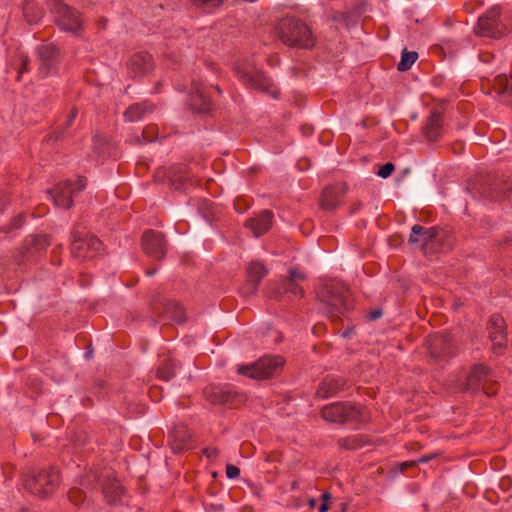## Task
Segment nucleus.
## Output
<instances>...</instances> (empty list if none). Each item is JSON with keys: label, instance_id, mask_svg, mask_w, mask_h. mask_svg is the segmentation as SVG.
<instances>
[{"label": "nucleus", "instance_id": "f257e3e1", "mask_svg": "<svg viewBox=\"0 0 512 512\" xmlns=\"http://www.w3.org/2000/svg\"><path fill=\"white\" fill-rule=\"evenodd\" d=\"M316 297L321 312L333 320L340 319L352 308L350 290L340 281L331 280L321 284Z\"/></svg>", "mask_w": 512, "mask_h": 512}, {"label": "nucleus", "instance_id": "f03ea898", "mask_svg": "<svg viewBox=\"0 0 512 512\" xmlns=\"http://www.w3.org/2000/svg\"><path fill=\"white\" fill-rule=\"evenodd\" d=\"M275 34L288 47L311 49L315 45L311 29L304 21L295 17L282 18L275 27Z\"/></svg>", "mask_w": 512, "mask_h": 512}, {"label": "nucleus", "instance_id": "7ed1b4c3", "mask_svg": "<svg viewBox=\"0 0 512 512\" xmlns=\"http://www.w3.org/2000/svg\"><path fill=\"white\" fill-rule=\"evenodd\" d=\"M236 73L239 80L247 87L277 98L279 89L260 69L253 59L246 58L238 63Z\"/></svg>", "mask_w": 512, "mask_h": 512}, {"label": "nucleus", "instance_id": "20e7f679", "mask_svg": "<svg viewBox=\"0 0 512 512\" xmlns=\"http://www.w3.org/2000/svg\"><path fill=\"white\" fill-rule=\"evenodd\" d=\"M60 483L59 472L51 467L48 469L28 470L22 476V485L29 493L46 498L54 493Z\"/></svg>", "mask_w": 512, "mask_h": 512}, {"label": "nucleus", "instance_id": "39448f33", "mask_svg": "<svg viewBox=\"0 0 512 512\" xmlns=\"http://www.w3.org/2000/svg\"><path fill=\"white\" fill-rule=\"evenodd\" d=\"M444 232L438 227L425 228L414 225L409 237L410 244H418L424 254H432L441 250Z\"/></svg>", "mask_w": 512, "mask_h": 512}, {"label": "nucleus", "instance_id": "423d86ee", "mask_svg": "<svg viewBox=\"0 0 512 512\" xmlns=\"http://www.w3.org/2000/svg\"><path fill=\"white\" fill-rule=\"evenodd\" d=\"M284 359L281 356H264L250 365L238 367V373L252 379L263 380L273 377L283 367Z\"/></svg>", "mask_w": 512, "mask_h": 512}, {"label": "nucleus", "instance_id": "0eeeda50", "mask_svg": "<svg viewBox=\"0 0 512 512\" xmlns=\"http://www.w3.org/2000/svg\"><path fill=\"white\" fill-rule=\"evenodd\" d=\"M51 11L55 15L57 25L64 31L77 35L83 27L81 14L60 0H53Z\"/></svg>", "mask_w": 512, "mask_h": 512}, {"label": "nucleus", "instance_id": "6e6552de", "mask_svg": "<svg viewBox=\"0 0 512 512\" xmlns=\"http://www.w3.org/2000/svg\"><path fill=\"white\" fill-rule=\"evenodd\" d=\"M321 415L323 419L333 423L363 420L361 407L351 403L330 404L322 409Z\"/></svg>", "mask_w": 512, "mask_h": 512}, {"label": "nucleus", "instance_id": "1a4fd4ad", "mask_svg": "<svg viewBox=\"0 0 512 512\" xmlns=\"http://www.w3.org/2000/svg\"><path fill=\"white\" fill-rule=\"evenodd\" d=\"M71 253L72 256L80 261L95 257L102 248L101 241L93 236L74 231L72 233Z\"/></svg>", "mask_w": 512, "mask_h": 512}, {"label": "nucleus", "instance_id": "9d476101", "mask_svg": "<svg viewBox=\"0 0 512 512\" xmlns=\"http://www.w3.org/2000/svg\"><path fill=\"white\" fill-rule=\"evenodd\" d=\"M86 178L80 177L75 183L65 181L56 185L54 190H48L55 206L69 209L72 204V198L86 187Z\"/></svg>", "mask_w": 512, "mask_h": 512}, {"label": "nucleus", "instance_id": "9b49d317", "mask_svg": "<svg viewBox=\"0 0 512 512\" xmlns=\"http://www.w3.org/2000/svg\"><path fill=\"white\" fill-rule=\"evenodd\" d=\"M506 27L500 21V10L494 7L479 17L475 27L476 35L490 38H500L504 35Z\"/></svg>", "mask_w": 512, "mask_h": 512}, {"label": "nucleus", "instance_id": "f8f14e48", "mask_svg": "<svg viewBox=\"0 0 512 512\" xmlns=\"http://www.w3.org/2000/svg\"><path fill=\"white\" fill-rule=\"evenodd\" d=\"M426 348L434 362L446 360L453 354L451 339L448 333H437L426 339Z\"/></svg>", "mask_w": 512, "mask_h": 512}, {"label": "nucleus", "instance_id": "ddd939ff", "mask_svg": "<svg viewBox=\"0 0 512 512\" xmlns=\"http://www.w3.org/2000/svg\"><path fill=\"white\" fill-rule=\"evenodd\" d=\"M166 240L161 232L147 230L142 236L143 251L150 257L161 260L166 255Z\"/></svg>", "mask_w": 512, "mask_h": 512}, {"label": "nucleus", "instance_id": "4468645a", "mask_svg": "<svg viewBox=\"0 0 512 512\" xmlns=\"http://www.w3.org/2000/svg\"><path fill=\"white\" fill-rule=\"evenodd\" d=\"M346 193L347 186L344 183L326 186L320 197V208L324 211L336 210L341 205Z\"/></svg>", "mask_w": 512, "mask_h": 512}, {"label": "nucleus", "instance_id": "2eb2a0df", "mask_svg": "<svg viewBox=\"0 0 512 512\" xmlns=\"http://www.w3.org/2000/svg\"><path fill=\"white\" fill-rule=\"evenodd\" d=\"M489 338L492 342V349L500 354L506 347L505 321L499 315H493L488 323Z\"/></svg>", "mask_w": 512, "mask_h": 512}, {"label": "nucleus", "instance_id": "dca6fc26", "mask_svg": "<svg viewBox=\"0 0 512 512\" xmlns=\"http://www.w3.org/2000/svg\"><path fill=\"white\" fill-rule=\"evenodd\" d=\"M189 104L191 108L198 113L210 111L211 100L209 88L202 82H193L189 94Z\"/></svg>", "mask_w": 512, "mask_h": 512}, {"label": "nucleus", "instance_id": "f3484780", "mask_svg": "<svg viewBox=\"0 0 512 512\" xmlns=\"http://www.w3.org/2000/svg\"><path fill=\"white\" fill-rule=\"evenodd\" d=\"M59 50L58 48L52 44H43L38 48V58H39V73L46 77L53 70L56 69V65L58 62Z\"/></svg>", "mask_w": 512, "mask_h": 512}, {"label": "nucleus", "instance_id": "a211bd4d", "mask_svg": "<svg viewBox=\"0 0 512 512\" xmlns=\"http://www.w3.org/2000/svg\"><path fill=\"white\" fill-rule=\"evenodd\" d=\"M267 269L259 261H252L247 268V284L242 288L245 296L254 294L261 280L266 276Z\"/></svg>", "mask_w": 512, "mask_h": 512}, {"label": "nucleus", "instance_id": "6ab92c4d", "mask_svg": "<svg viewBox=\"0 0 512 512\" xmlns=\"http://www.w3.org/2000/svg\"><path fill=\"white\" fill-rule=\"evenodd\" d=\"M483 197L490 198L492 200H499L501 198L508 197L512 193V182L508 179H494L491 182H487L480 191Z\"/></svg>", "mask_w": 512, "mask_h": 512}, {"label": "nucleus", "instance_id": "aec40b11", "mask_svg": "<svg viewBox=\"0 0 512 512\" xmlns=\"http://www.w3.org/2000/svg\"><path fill=\"white\" fill-rule=\"evenodd\" d=\"M307 276L305 273L297 270L290 269L287 279L283 282L282 288H277V291L273 292L272 295L277 297L284 293H291L296 297H302L304 292L298 282L305 281Z\"/></svg>", "mask_w": 512, "mask_h": 512}, {"label": "nucleus", "instance_id": "412c9836", "mask_svg": "<svg viewBox=\"0 0 512 512\" xmlns=\"http://www.w3.org/2000/svg\"><path fill=\"white\" fill-rule=\"evenodd\" d=\"M128 69L134 77L147 74L153 68L152 57L147 52H138L128 61Z\"/></svg>", "mask_w": 512, "mask_h": 512}, {"label": "nucleus", "instance_id": "4be33fe9", "mask_svg": "<svg viewBox=\"0 0 512 512\" xmlns=\"http://www.w3.org/2000/svg\"><path fill=\"white\" fill-rule=\"evenodd\" d=\"M273 213L264 210L256 217L249 218L245 221V227L250 229L254 236L259 237L267 233L272 227Z\"/></svg>", "mask_w": 512, "mask_h": 512}, {"label": "nucleus", "instance_id": "5701e85b", "mask_svg": "<svg viewBox=\"0 0 512 512\" xmlns=\"http://www.w3.org/2000/svg\"><path fill=\"white\" fill-rule=\"evenodd\" d=\"M191 435L185 425L176 426L169 434V444L174 453H182L190 448Z\"/></svg>", "mask_w": 512, "mask_h": 512}, {"label": "nucleus", "instance_id": "b1692460", "mask_svg": "<svg viewBox=\"0 0 512 512\" xmlns=\"http://www.w3.org/2000/svg\"><path fill=\"white\" fill-rule=\"evenodd\" d=\"M443 131V115L438 110H433L427 118L422 133L429 141H436Z\"/></svg>", "mask_w": 512, "mask_h": 512}, {"label": "nucleus", "instance_id": "393cba45", "mask_svg": "<svg viewBox=\"0 0 512 512\" xmlns=\"http://www.w3.org/2000/svg\"><path fill=\"white\" fill-rule=\"evenodd\" d=\"M345 385L346 381L341 377H327L321 382L317 394L322 398H329L343 390Z\"/></svg>", "mask_w": 512, "mask_h": 512}, {"label": "nucleus", "instance_id": "a878e982", "mask_svg": "<svg viewBox=\"0 0 512 512\" xmlns=\"http://www.w3.org/2000/svg\"><path fill=\"white\" fill-rule=\"evenodd\" d=\"M103 494L109 504H116L124 495V488L116 478L107 476L103 485Z\"/></svg>", "mask_w": 512, "mask_h": 512}, {"label": "nucleus", "instance_id": "bb28decb", "mask_svg": "<svg viewBox=\"0 0 512 512\" xmlns=\"http://www.w3.org/2000/svg\"><path fill=\"white\" fill-rule=\"evenodd\" d=\"M168 177L171 187L175 190L187 189L188 185H192L190 176L184 166L171 168Z\"/></svg>", "mask_w": 512, "mask_h": 512}, {"label": "nucleus", "instance_id": "cd10ccee", "mask_svg": "<svg viewBox=\"0 0 512 512\" xmlns=\"http://www.w3.org/2000/svg\"><path fill=\"white\" fill-rule=\"evenodd\" d=\"M154 105L148 101L136 103L127 108L124 117L127 121L134 122L143 119L146 115L152 113Z\"/></svg>", "mask_w": 512, "mask_h": 512}, {"label": "nucleus", "instance_id": "c85d7f7f", "mask_svg": "<svg viewBox=\"0 0 512 512\" xmlns=\"http://www.w3.org/2000/svg\"><path fill=\"white\" fill-rule=\"evenodd\" d=\"M490 376V370L484 365H475L468 377V389H477V385L483 380L488 379Z\"/></svg>", "mask_w": 512, "mask_h": 512}, {"label": "nucleus", "instance_id": "c756f323", "mask_svg": "<svg viewBox=\"0 0 512 512\" xmlns=\"http://www.w3.org/2000/svg\"><path fill=\"white\" fill-rule=\"evenodd\" d=\"M164 313L166 316L178 323L185 321V311L182 305L175 301H168L165 304Z\"/></svg>", "mask_w": 512, "mask_h": 512}, {"label": "nucleus", "instance_id": "7c9ffc66", "mask_svg": "<svg viewBox=\"0 0 512 512\" xmlns=\"http://www.w3.org/2000/svg\"><path fill=\"white\" fill-rule=\"evenodd\" d=\"M177 364L171 358H165L157 369V377L169 381L175 376Z\"/></svg>", "mask_w": 512, "mask_h": 512}, {"label": "nucleus", "instance_id": "2f4dec72", "mask_svg": "<svg viewBox=\"0 0 512 512\" xmlns=\"http://www.w3.org/2000/svg\"><path fill=\"white\" fill-rule=\"evenodd\" d=\"M25 243L31 250L40 252L50 245V240L46 235H36L28 237Z\"/></svg>", "mask_w": 512, "mask_h": 512}, {"label": "nucleus", "instance_id": "473e14b6", "mask_svg": "<svg viewBox=\"0 0 512 512\" xmlns=\"http://www.w3.org/2000/svg\"><path fill=\"white\" fill-rule=\"evenodd\" d=\"M418 59V53L415 51H407V49H403L401 54V60L397 65V69L399 71H407L411 68V66Z\"/></svg>", "mask_w": 512, "mask_h": 512}, {"label": "nucleus", "instance_id": "72a5a7b5", "mask_svg": "<svg viewBox=\"0 0 512 512\" xmlns=\"http://www.w3.org/2000/svg\"><path fill=\"white\" fill-rule=\"evenodd\" d=\"M76 116H77V109L75 107H73V108H71V110L67 116V119L53 134L52 137L54 138L55 141L60 140L64 137L66 131L71 127Z\"/></svg>", "mask_w": 512, "mask_h": 512}, {"label": "nucleus", "instance_id": "f704fd0d", "mask_svg": "<svg viewBox=\"0 0 512 512\" xmlns=\"http://www.w3.org/2000/svg\"><path fill=\"white\" fill-rule=\"evenodd\" d=\"M205 398L213 404H221L222 387L209 386L204 390Z\"/></svg>", "mask_w": 512, "mask_h": 512}, {"label": "nucleus", "instance_id": "c9c22d12", "mask_svg": "<svg viewBox=\"0 0 512 512\" xmlns=\"http://www.w3.org/2000/svg\"><path fill=\"white\" fill-rule=\"evenodd\" d=\"M495 81L500 92L512 94V76L500 75Z\"/></svg>", "mask_w": 512, "mask_h": 512}, {"label": "nucleus", "instance_id": "e433bc0d", "mask_svg": "<svg viewBox=\"0 0 512 512\" xmlns=\"http://www.w3.org/2000/svg\"><path fill=\"white\" fill-rule=\"evenodd\" d=\"M239 397L240 395L237 392L233 391L231 388L222 387L221 405L234 404L237 398Z\"/></svg>", "mask_w": 512, "mask_h": 512}, {"label": "nucleus", "instance_id": "4c0bfd02", "mask_svg": "<svg viewBox=\"0 0 512 512\" xmlns=\"http://www.w3.org/2000/svg\"><path fill=\"white\" fill-rule=\"evenodd\" d=\"M68 498L75 506L84 504L86 496L84 492L78 488H72L68 493Z\"/></svg>", "mask_w": 512, "mask_h": 512}, {"label": "nucleus", "instance_id": "58836bf2", "mask_svg": "<svg viewBox=\"0 0 512 512\" xmlns=\"http://www.w3.org/2000/svg\"><path fill=\"white\" fill-rule=\"evenodd\" d=\"M196 7L215 9L220 7L224 0H191Z\"/></svg>", "mask_w": 512, "mask_h": 512}, {"label": "nucleus", "instance_id": "ea45409f", "mask_svg": "<svg viewBox=\"0 0 512 512\" xmlns=\"http://www.w3.org/2000/svg\"><path fill=\"white\" fill-rule=\"evenodd\" d=\"M17 58L19 60V65L17 68L18 73H19V75H18V80H19L21 75L28 70L27 67H28L29 59H28V56L22 52L18 53Z\"/></svg>", "mask_w": 512, "mask_h": 512}, {"label": "nucleus", "instance_id": "a19ab883", "mask_svg": "<svg viewBox=\"0 0 512 512\" xmlns=\"http://www.w3.org/2000/svg\"><path fill=\"white\" fill-rule=\"evenodd\" d=\"M437 456H438L437 453H431L429 455L422 456L417 461L404 462L401 465V468H402V470H404L405 468L411 467V466L415 465L416 463H426V462H429L432 459H435Z\"/></svg>", "mask_w": 512, "mask_h": 512}, {"label": "nucleus", "instance_id": "79ce46f5", "mask_svg": "<svg viewBox=\"0 0 512 512\" xmlns=\"http://www.w3.org/2000/svg\"><path fill=\"white\" fill-rule=\"evenodd\" d=\"M394 169H395L394 164L391 162H388L380 167V169L377 172V175L381 178H387L392 174Z\"/></svg>", "mask_w": 512, "mask_h": 512}, {"label": "nucleus", "instance_id": "37998d69", "mask_svg": "<svg viewBox=\"0 0 512 512\" xmlns=\"http://www.w3.org/2000/svg\"><path fill=\"white\" fill-rule=\"evenodd\" d=\"M240 475V469L236 467L235 465L228 464L226 466V476L229 479H235Z\"/></svg>", "mask_w": 512, "mask_h": 512}, {"label": "nucleus", "instance_id": "c03bdc74", "mask_svg": "<svg viewBox=\"0 0 512 512\" xmlns=\"http://www.w3.org/2000/svg\"><path fill=\"white\" fill-rule=\"evenodd\" d=\"M202 454L208 459H215L218 456L219 451L215 447H206L202 450Z\"/></svg>", "mask_w": 512, "mask_h": 512}, {"label": "nucleus", "instance_id": "a18cd8bd", "mask_svg": "<svg viewBox=\"0 0 512 512\" xmlns=\"http://www.w3.org/2000/svg\"><path fill=\"white\" fill-rule=\"evenodd\" d=\"M22 223H23V215L19 214L16 218L13 219L12 221V228L16 229V228H20L22 226Z\"/></svg>", "mask_w": 512, "mask_h": 512}, {"label": "nucleus", "instance_id": "49530a36", "mask_svg": "<svg viewBox=\"0 0 512 512\" xmlns=\"http://www.w3.org/2000/svg\"><path fill=\"white\" fill-rule=\"evenodd\" d=\"M22 223H23V215L19 214L16 218L13 219L12 221V228L16 229V228H20L22 226Z\"/></svg>", "mask_w": 512, "mask_h": 512}, {"label": "nucleus", "instance_id": "de8ad7c7", "mask_svg": "<svg viewBox=\"0 0 512 512\" xmlns=\"http://www.w3.org/2000/svg\"><path fill=\"white\" fill-rule=\"evenodd\" d=\"M382 316V310L381 309H375V310H372L369 315H368V318L370 320H376L378 318H380Z\"/></svg>", "mask_w": 512, "mask_h": 512}, {"label": "nucleus", "instance_id": "09e8293b", "mask_svg": "<svg viewBox=\"0 0 512 512\" xmlns=\"http://www.w3.org/2000/svg\"><path fill=\"white\" fill-rule=\"evenodd\" d=\"M29 9H30L29 4H26L25 7H24V15L27 18V21L32 23V22L36 21V19L32 20V19L28 18V11H29Z\"/></svg>", "mask_w": 512, "mask_h": 512}, {"label": "nucleus", "instance_id": "8fccbe9b", "mask_svg": "<svg viewBox=\"0 0 512 512\" xmlns=\"http://www.w3.org/2000/svg\"><path fill=\"white\" fill-rule=\"evenodd\" d=\"M150 129L146 130L143 132V138H144V142H151L153 140L152 136H148V131Z\"/></svg>", "mask_w": 512, "mask_h": 512}, {"label": "nucleus", "instance_id": "3c124183", "mask_svg": "<svg viewBox=\"0 0 512 512\" xmlns=\"http://www.w3.org/2000/svg\"><path fill=\"white\" fill-rule=\"evenodd\" d=\"M329 506L327 503L322 502V504L319 506V512H326L328 511Z\"/></svg>", "mask_w": 512, "mask_h": 512}, {"label": "nucleus", "instance_id": "603ef678", "mask_svg": "<svg viewBox=\"0 0 512 512\" xmlns=\"http://www.w3.org/2000/svg\"><path fill=\"white\" fill-rule=\"evenodd\" d=\"M331 498V495L330 493L326 492V493H323L322 496H321V499H322V502H325L327 503V501Z\"/></svg>", "mask_w": 512, "mask_h": 512}, {"label": "nucleus", "instance_id": "864d4df0", "mask_svg": "<svg viewBox=\"0 0 512 512\" xmlns=\"http://www.w3.org/2000/svg\"><path fill=\"white\" fill-rule=\"evenodd\" d=\"M482 389L484 390L485 394H487L488 396H491V395H493L495 393V391H490V390H488V389H486L484 387H482Z\"/></svg>", "mask_w": 512, "mask_h": 512}, {"label": "nucleus", "instance_id": "5fc2aeb1", "mask_svg": "<svg viewBox=\"0 0 512 512\" xmlns=\"http://www.w3.org/2000/svg\"><path fill=\"white\" fill-rule=\"evenodd\" d=\"M154 273H155V269H151V270H147L146 271V275L147 276H152V275H154Z\"/></svg>", "mask_w": 512, "mask_h": 512}, {"label": "nucleus", "instance_id": "6e6d98bb", "mask_svg": "<svg viewBox=\"0 0 512 512\" xmlns=\"http://www.w3.org/2000/svg\"><path fill=\"white\" fill-rule=\"evenodd\" d=\"M315 504H316V500H315V499H310V501H309V505H310L311 507H314V506H315Z\"/></svg>", "mask_w": 512, "mask_h": 512}, {"label": "nucleus", "instance_id": "4d7b16f0", "mask_svg": "<svg viewBox=\"0 0 512 512\" xmlns=\"http://www.w3.org/2000/svg\"><path fill=\"white\" fill-rule=\"evenodd\" d=\"M214 88H215L219 93H222V90H221V88H220L218 85H216Z\"/></svg>", "mask_w": 512, "mask_h": 512}, {"label": "nucleus", "instance_id": "13d9d810", "mask_svg": "<svg viewBox=\"0 0 512 512\" xmlns=\"http://www.w3.org/2000/svg\"><path fill=\"white\" fill-rule=\"evenodd\" d=\"M235 207H237V204H235ZM238 210V213H242L241 210H239L238 208H236Z\"/></svg>", "mask_w": 512, "mask_h": 512}]
</instances>
